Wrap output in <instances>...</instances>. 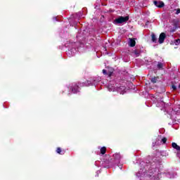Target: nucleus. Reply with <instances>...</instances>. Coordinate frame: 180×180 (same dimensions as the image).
I'll list each match as a JSON object with an SVG mask.
<instances>
[{
  "mask_svg": "<svg viewBox=\"0 0 180 180\" xmlns=\"http://www.w3.org/2000/svg\"><path fill=\"white\" fill-rule=\"evenodd\" d=\"M79 86H84V83H76V84H72L70 89V91H72V92L73 94H78V92H79V89H81V88Z\"/></svg>",
  "mask_w": 180,
  "mask_h": 180,
  "instance_id": "obj_1",
  "label": "nucleus"
},
{
  "mask_svg": "<svg viewBox=\"0 0 180 180\" xmlns=\"http://www.w3.org/2000/svg\"><path fill=\"white\" fill-rule=\"evenodd\" d=\"M130 19V17L129 15L123 17V16H120L118 18H116L115 20V23L117 25H120L122 23H126Z\"/></svg>",
  "mask_w": 180,
  "mask_h": 180,
  "instance_id": "obj_2",
  "label": "nucleus"
},
{
  "mask_svg": "<svg viewBox=\"0 0 180 180\" xmlns=\"http://www.w3.org/2000/svg\"><path fill=\"white\" fill-rule=\"evenodd\" d=\"M167 37V34L165 32H162L159 36L158 43L159 44H162L165 41V38Z\"/></svg>",
  "mask_w": 180,
  "mask_h": 180,
  "instance_id": "obj_3",
  "label": "nucleus"
},
{
  "mask_svg": "<svg viewBox=\"0 0 180 180\" xmlns=\"http://www.w3.org/2000/svg\"><path fill=\"white\" fill-rule=\"evenodd\" d=\"M153 4L157 6V8H164L165 6L164 2L156 0L153 1Z\"/></svg>",
  "mask_w": 180,
  "mask_h": 180,
  "instance_id": "obj_4",
  "label": "nucleus"
},
{
  "mask_svg": "<svg viewBox=\"0 0 180 180\" xmlns=\"http://www.w3.org/2000/svg\"><path fill=\"white\" fill-rule=\"evenodd\" d=\"M136 46V39L135 38H129V46L134 47Z\"/></svg>",
  "mask_w": 180,
  "mask_h": 180,
  "instance_id": "obj_5",
  "label": "nucleus"
},
{
  "mask_svg": "<svg viewBox=\"0 0 180 180\" xmlns=\"http://www.w3.org/2000/svg\"><path fill=\"white\" fill-rule=\"evenodd\" d=\"M56 153L60 154V155H64L65 154V150H61V148H57Z\"/></svg>",
  "mask_w": 180,
  "mask_h": 180,
  "instance_id": "obj_6",
  "label": "nucleus"
},
{
  "mask_svg": "<svg viewBox=\"0 0 180 180\" xmlns=\"http://www.w3.org/2000/svg\"><path fill=\"white\" fill-rule=\"evenodd\" d=\"M172 148H174V150H176L177 151H180V146L176 144V143L173 142L172 143Z\"/></svg>",
  "mask_w": 180,
  "mask_h": 180,
  "instance_id": "obj_7",
  "label": "nucleus"
},
{
  "mask_svg": "<svg viewBox=\"0 0 180 180\" xmlns=\"http://www.w3.org/2000/svg\"><path fill=\"white\" fill-rule=\"evenodd\" d=\"M113 158L114 160H117V161H119V160L122 158V155H120V153H115L113 155Z\"/></svg>",
  "mask_w": 180,
  "mask_h": 180,
  "instance_id": "obj_8",
  "label": "nucleus"
},
{
  "mask_svg": "<svg viewBox=\"0 0 180 180\" xmlns=\"http://www.w3.org/2000/svg\"><path fill=\"white\" fill-rule=\"evenodd\" d=\"M151 40L153 43H157V36H155V34L154 33L151 34Z\"/></svg>",
  "mask_w": 180,
  "mask_h": 180,
  "instance_id": "obj_9",
  "label": "nucleus"
},
{
  "mask_svg": "<svg viewBox=\"0 0 180 180\" xmlns=\"http://www.w3.org/2000/svg\"><path fill=\"white\" fill-rule=\"evenodd\" d=\"M158 78H160L159 77H154L153 78H152L150 79V82H152V84H157V82H158Z\"/></svg>",
  "mask_w": 180,
  "mask_h": 180,
  "instance_id": "obj_10",
  "label": "nucleus"
},
{
  "mask_svg": "<svg viewBox=\"0 0 180 180\" xmlns=\"http://www.w3.org/2000/svg\"><path fill=\"white\" fill-rule=\"evenodd\" d=\"M103 74L104 75H108V77H111V75L113 74V72H109L108 73V72L106 71V70L103 69Z\"/></svg>",
  "mask_w": 180,
  "mask_h": 180,
  "instance_id": "obj_11",
  "label": "nucleus"
},
{
  "mask_svg": "<svg viewBox=\"0 0 180 180\" xmlns=\"http://www.w3.org/2000/svg\"><path fill=\"white\" fill-rule=\"evenodd\" d=\"M100 151H101V154H102L103 155L106 154V147L105 146L102 147Z\"/></svg>",
  "mask_w": 180,
  "mask_h": 180,
  "instance_id": "obj_12",
  "label": "nucleus"
},
{
  "mask_svg": "<svg viewBox=\"0 0 180 180\" xmlns=\"http://www.w3.org/2000/svg\"><path fill=\"white\" fill-rule=\"evenodd\" d=\"M157 67L158 70H162V67H164V64H162V63L161 62H158Z\"/></svg>",
  "mask_w": 180,
  "mask_h": 180,
  "instance_id": "obj_13",
  "label": "nucleus"
},
{
  "mask_svg": "<svg viewBox=\"0 0 180 180\" xmlns=\"http://www.w3.org/2000/svg\"><path fill=\"white\" fill-rule=\"evenodd\" d=\"M174 43L175 44L176 46H179V44H180V39H174Z\"/></svg>",
  "mask_w": 180,
  "mask_h": 180,
  "instance_id": "obj_14",
  "label": "nucleus"
},
{
  "mask_svg": "<svg viewBox=\"0 0 180 180\" xmlns=\"http://www.w3.org/2000/svg\"><path fill=\"white\" fill-rule=\"evenodd\" d=\"M167 140L168 139L167 138L164 137L163 139H162V142L163 143V144H165V143H167Z\"/></svg>",
  "mask_w": 180,
  "mask_h": 180,
  "instance_id": "obj_15",
  "label": "nucleus"
},
{
  "mask_svg": "<svg viewBox=\"0 0 180 180\" xmlns=\"http://www.w3.org/2000/svg\"><path fill=\"white\" fill-rule=\"evenodd\" d=\"M172 89H173V91H176V86H175V84H172Z\"/></svg>",
  "mask_w": 180,
  "mask_h": 180,
  "instance_id": "obj_16",
  "label": "nucleus"
},
{
  "mask_svg": "<svg viewBox=\"0 0 180 180\" xmlns=\"http://www.w3.org/2000/svg\"><path fill=\"white\" fill-rule=\"evenodd\" d=\"M134 54H136V56H137V57H139V56H140V53H139V51H134Z\"/></svg>",
  "mask_w": 180,
  "mask_h": 180,
  "instance_id": "obj_17",
  "label": "nucleus"
},
{
  "mask_svg": "<svg viewBox=\"0 0 180 180\" xmlns=\"http://www.w3.org/2000/svg\"><path fill=\"white\" fill-rule=\"evenodd\" d=\"M180 13V8H178L176 12V15H179Z\"/></svg>",
  "mask_w": 180,
  "mask_h": 180,
  "instance_id": "obj_18",
  "label": "nucleus"
},
{
  "mask_svg": "<svg viewBox=\"0 0 180 180\" xmlns=\"http://www.w3.org/2000/svg\"><path fill=\"white\" fill-rule=\"evenodd\" d=\"M177 28L176 27V24H175V29L174 30H172V32H175V30Z\"/></svg>",
  "mask_w": 180,
  "mask_h": 180,
  "instance_id": "obj_19",
  "label": "nucleus"
},
{
  "mask_svg": "<svg viewBox=\"0 0 180 180\" xmlns=\"http://www.w3.org/2000/svg\"><path fill=\"white\" fill-rule=\"evenodd\" d=\"M179 88H180V84H179Z\"/></svg>",
  "mask_w": 180,
  "mask_h": 180,
  "instance_id": "obj_20",
  "label": "nucleus"
}]
</instances>
